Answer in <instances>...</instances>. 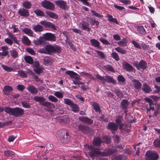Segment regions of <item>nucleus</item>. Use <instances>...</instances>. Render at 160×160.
<instances>
[{
  "instance_id": "f257e3e1",
  "label": "nucleus",
  "mask_w": 160,
  "mask_h": 160,
  "mask_svg": "<svg viewBox=\"0 0 160 160\" xmlns=\"http://www.w3.org/2000/svg\"><path fill=\"white\" fill-rule=\"evenodd\" d=\"M88 149L89 151L88 154L91 158L96 157L98 156H108L117 152L116 149L112 148L108 149L107 152H101L98 148H94L92 145L88 146Z\"/></svg>"
},
{
  "instance_id": "f03ea898",
  "label": "nucleus",
  "mask_w": 160,
  "mask_h": 160,
  "mask_svg": "<svg viewBox=\"0 0 160 160\" xmlns=\"http://www.w3.org/2000/svg\"><path fill=\"white\" fill-rule=\"evenodd\" d=\"M4 111L9 115L15 117L22 116L24 113V109L18 107L12 108L9 107H6L4 108Z\"/></svg>"
},
{
  "instance_id": "7ed1b4c3",
  "label": "nucleus",
  "mask_w": 160,
  "mask_h": 160,
  "mask_svg": "<svg viewBox=\"0 0 160 160\" xmlns=\"http://www.w3.org/2000/svg\"><path fill=\"white\" fill-rule=\"evenodd\" d=\"M61 47L58 45L52 46L51 45H46L45 47V50H40L41 52L48 54H51L57 53H60L61 52Z\"/></svg>"
},
{
  "instance_id": "20e7f679",
  "label": "nucleus",
  "mask_w": 160,
  "mask_h": 160,
  "mask_svg": "<svg viewBox=\"0 0 160 160\" xmlns=\"http://www.w3.org/2000/svg\"><path fill=\"white\" fill-rule=\"evenodd\" d=\"M33 100L36 102H39L43 107H46L48 108H52L55 107L53 103L50 102H45V99L43 97L36 96L34 97Z\"/></svg>"
},
{
  "instance_id": "39448f33",
  "label": "nucleus",
  "mask_w": 160,
  "mask_h": 160,
  "mask_svg": "<svg viewBox=\"0 0 160 160\" xmlns=\"http://www.w3.org/2000/svg\"><path fill=\"white\" fill-rule=\"evenodd\" d=\"M159 158L158 154L155 151H147L145 154L146 160H158Z\"/></svg>"
},
{
  "instance_id": "423d86ee",
  "label": "nucleus",
  "mask_w": 160,
  "mask_h": 160,
  "mask_svg": "<svg viewBox=\"0 0 160 160\" xmlns=\"http://www.w3.org/2000/svg\"><path fill=\"white\" fill-rule=\"evenodd\" d=\"M65 73L69 75L71 78L75 79V80L73 81L72 83L75 84H78V80H81L79 75L72 71L67 70L65 72Z\"/></svg>"
},
{
  "instance_id": "0eeeda50",
  "label": "nucleus",
  "mask_w": 160,
  "mask_h": 160,
  "mask_svg": "<svg viewBox=\"0 0 160 160\" xmlns=\"http://www.w3.org/2000/svg\"><path fill=\"white\" fill-rule=\"evenodd\" d=\"M41 4L42 7L46 9L53 10L55 9L54 4L49 1L45 0L42 1Z\"/></svg>"
},
{
  "instance_id": "6e6552de",
  "label": "nucleus",
  "mask_w": 160,
  "mask_h": 160,
  "mask_svg": "<svg viewBox=\"0 0 160 160\" xmlns=\"http://www.w3.org/2000/svg\"><path fill=\"white\" fill-rule=\"evenodd\" d=\"M55 3L60 8L63 10H67L68 8L67 5V2L64 1L62 0H57L55 1Z\"/></svg>"
},
{
  "instance_id": "1a4fd4ad",
  "label": "nucleus",
  "mask_w": 160,
  "mask_h": 160,
  "mask_svg": "<svg viewBox=\"0 0 160 160\" xmlns=\"http://www.w3.org/2000/svg\"><path fill=\"white\" fill-rule=\"evenodd\" d=\"M129 102L127 100L122 99L120 102V106L121 108L123 110L124 112L127 115L128 112V109L129 104Z\"/></svg>"
},
{
  "instance_id": "9d476101",
  "label": "nucleus",
  "mask_w": 160,
  "mask_h": 160,
  "mask_svg": "<svg viewBox=\"0 0 160 160\" xmlns=\"http://www.w3.org/2000/svg\"><path fill=\"white\" fill-rule=\"evenodd\" d=\"M43 38L46 40L52 42L55 41L56 40V37L54 34L48 32L43 34Z\"/></svg>"
},
{
  "instance_id": "9b49d317",
  "label": "nucleus",
  "mask_w": 160,
  "mask_h": 160,
  "mask_svg": "<svg viewBox=\"0 0 160 160\" xmlns=\"http://www.w3.org/2000/svg\"><path fill=\"white\" fill-rule=\"evenodd\" d=\"M40 23L46 27L51 28L54 30H56V28L55 25L50 22H47L44 20L41 21L40 22Z\"/></svg>"
},
{
  "instance_id": "f8f14e48",
  "label": "nucleus",
  "mask_w": 160,
  "mask_h": 160,
  "mask_svg": "<svg viewBox=\"0 0 160 160\" xmlns=\"http://www.w3.org/2000/svg\"><path fill=\"white\" fill-rule=\"evenodd\" d=\"M134 66L138 70H140V69L144 70L147 68V63L146 61L142 60L138 63L135 64Z\"/></svg>"
},
{
  "instance_id": "ddd939ff",
  "label": "nucleus",
  "mask_w": 160,
  "mask_h": 160,
  "mask_svg": "<svg viewBox=\"0 0 160 160\" xmlns=\"http://www.w3.org/2000/svg\"><path fill=\"white\" fill-rule=\"evenodd\" d=\"M123 68L127 71L129 72L135 71V69L129 63L124 62L122 64Z\"/></svg>"
},
{
  "instance_id": "4468645a",
  "label": "nucleus",
  "mask_w": 160,
  "mask_h": 160,
  "mask_svg": "<svg viewBox=\"0 0 160 160\" xmlns=\"http://www.w3.org/2000/svg\"><path fill=\"white\" fill-rule=\"evenodd\" d=\"M78 119L79 121L84 123L91 124L93 122V120L87 117H79Z\"/></svg>"
},
{
  "instance_id": "2eb2a0df",
  "label": "nucleus",
  "mask_w": 160,
  "mask_h": 160,
  "mask_svg": "<svg viewBox=\"0 0 160 160\" xmlns=\"http://www.w3.org/2000/svg\"><path fill=\"white\" fill-rule=\"evenodd\" d=\"M63 135L62 137H60L61 141L63 143H68L70 139V136L68 132H66L65 133H62Z\"/></svg>"
},
{
  "instance_id": "dca6fc26",
  "label": "nucleus",
  "mask_w": 160,
  "mask_h": 160,
  "mask_svg": "<svg viewBox=\"0 0 160 160\" xmlns=\"http://www.w3.org/2000/svg\"><path fill=\"white\" fill-rule=\"evenodd\" d=\"M18 13L21 16L24 17H27L30 15L28 10L24 8L20 9L18 11Z\"/></svg>"
},
{
  "instance_id": "f3484780",
  "label": "nucleus",
  "mask_w": 160,
  "mask_h": 160,
  "mask_svg": "<svg viewBox=\"0 0 160 160\" xmlns=\"http://www.w3.org/2000/svg\"><path fill=\"white\" fill-rule=\"evenodd\" d=\"M26 89L28 91L32 94H37L38 92V90L34 86L28 84Z\"/></svg>"
},
{
  "instance_id": "a211bd4d",
  "label": "nucleus",
  "mask_w": 160,
  "mask_h": 160,
  "mask_svg": "<svg viewBox=\"0 0 160 160\" xmlns=\"http://www.w3.org/2000/svg\"><path fill=\"white\" fill-rule=\"evenodd\" d=\"M107 126L108 128L111 130L112 133L117 131L118 129V125L114 122H110L109 123Z\"/></svg>"
},
{
  "instance_id": "6ab92c4d",
  "label": "nucleus",
  "mask_w": 160,
  "mask_h": 160,
  "mask_svg": "<svg viewBox=\"0 0 160 160\" xmlns=\"http://www.w3.org/2000/svg\"><path fill=\"white\" fill-rule=\"evenodd\" d=\"M102 141L101 138L98 137H95L92 142V144L94 146L98 147L101 146Z\"/></svg>"
},
{
  "instance_id": "aec40b11",
  "label": "nucleus",
  "mask_w": 160,
  "mask_h": 160,
  "mask_svg": "<svg viewBox=\"0 0 160 160\" xmlns=\"http://www.w3.org/2000/svg\"><path fill=\"white\" fill-rule=\"evenodd\" d=\"M142 89V91L147 93H150L152 91L150 87L146 83H144L143 84Z\"/></svg>"
},
{
  "instance_id": "412c9836",
  "label": "nucleus",
  "mask_w": 160,
  "mask_h": 160,
  "mask_svg": "<svg viewBox=\"0 0 160 160\" xmlns=\"http://www.w3.org/2000/svg\"><path fill=\"white\" fill-rule=\"evenodd\" d=\"M13 90V89L11 86L8 85L5 86L3 89V93L5 95H8Z\"/></svg>"
},
{
  "instance_id": "4be33fe9",
  "label": "nucleus",
  "mask_w": 160,
  "mask_h": 160,
  "mask_svg": "<svg viewBox=\"0 0 160 160\" xmlns=\"http://www.w3.org/2000/svg\"><path fill=\"white\" fill-rule=\"evenodd\" d=\"M1 48L2 50V52H0V55L4 57L8 56L9 57L8 52V48L7 46H2Z\"/></svg>"
},
{
  "instance_id": "5701e85b",
  "label": "nucleus",
  "mask_w": 160,
  "mask_h": 160,
  "mask_svg": "<svg viewBox=\"0 0 160 160\" xmlns=\"http://www.w3.org/2000/svg\"><path fill=\"white\" fill-rule=\"evenodd\" d=\"M80 24L82 26L81 28L83 30H87V31L89 32L91 30L90 28L89 27V24L88 22L85 21H82L80 23Z\"/></svg>"
},
{
  "instance_id": "b1692460",
  "label": "nucleus",
  "mask_w": 160,
  "mask_h": 160,
  "mask_svg": "<svg viewBox=\"0 0 160 160\" xmlns=\"http://www.w3.org/2000/svg\"><path fill=\"white\" fill-rule=\"evenodd\" d=\"M133 85L135 88L137 90H139L141 88L142 84L138 80L134 79L132 81Z\"/></svg>"
},
{
  "instance_id": "393cba45",
  "label": "nucleus",
  "mask_w": 160,
  "mask_h": 160,
  "mask_svg": "<svg viewBox=\"0 0 160 160\" xmlns=\"http://www.w3.org/2000/svg\"><path fill=\"white\" fill-rule=\"evenodd\" d=\"M33 29L36 32H41L44 30L43 27L39 24L34 25L33 27Z\"/></svg>"
},
{
  "instance_id": "a878e982",
  "label": "nucleus",
  "mask_w": 160,
  "mask_h": 160,
  "mask_svg": "<svg viewBox=\"0 0 160 160\" xmlns=\"http://www.w3.org/2000/svg\"><path fill=\"white\" fill-rule=\"evenodd\" d=\"M128 42V40L125 38H122L121 40L117 42V44L120 46L123 47L126 46Z\"/></svg>"
},
{
  "instance_id": "bb28decb",
  "label": "nucleus",
  "mask_w": 160,
  "mask_h": 160,
  "mask_svg": "<svg viewBox=\"0 0 160 160\" xmlns=\"http://www.w3.org/2000/svg\"><path fill=\"white\" fill-rule=\"evenodd\" d=\"M91 45L95 47L100 48V42L97 40L94 39H91L90 40Z\"/></svg>"
},
{
  "instance_id": "cd10ccee",
  "label": "nucleus",
  "mask_w": 160,
  "mask_h": 160,
  "mask_svg": "<svg viewBox=\"0 0 160 160\" xmlns=\"http://www.w3.org/2000/svg\"><path fill=\"white\" fill-rule=\"evenodd\" d=\"M22 42L27 46L30 45L31 44V42L28 38L26 36H24L22 38Z\"/></svg>"
},
{
  "instance_id": "c85d7f7f",
  "label": "nucleus",
  "mask_w": 160,
  "mask_h": 160,
  "mask_svg": "<svg viewBox=\"0 0 160 160\" xmlns=\"http://www.w3.org/2000/svg\"><path fill=\"white\" fill-rule=\"evenodd\" d=\"M136 28L137 30L141 34L145 35L146 33L145 30L142 25L137 26Z\"/></svg>"
},
{
  "instance_id": "c756f323",
  "label": "nucleus",
  "mask_w": 160,
  "mask_h": 160,
  "mask_svg": "<svg viewBox=\"0 0 160 160\" xmlns=\"http://www.w3.org/2000/svg\"><path fill=\"white\" fill-rule=\"evenodd\" d=\"M70 107L71 108V110L74 112H77L79 111V106L76 103H73Z\"/></svg>"
},
{
  "instance_id": "7c9ffc66",
  "label": "nucleus",
  "mask_w": 160,
  "mask_h": 160,
  "mask_svg": "<svg viewBox=\"0 0 160 160\" xmlns=\"http://www.w3.org/2000/svg\"><path fill=\"white\" fill-rule=\"evenodd\" d=\"M22 31L25 34L30 36H32L33 34L32 31L30 29L25 28L22 29Z\"/></svg>"
},
{
  "instance_id": "2f4dec72",
  "label": "nucleus",
  "mask_w": 160,
  "mask_h": 160,
  "mask_svg": "<svg viewBox=\"0 0 160 160\" xmlns=\"http://www.w3.org/2000/svg\"><path fill=\"white\" fill-rule=\"evenodd\" d=\"M106 82L111 83L113 84H116V81L114 80L112 77L109 75L106 76L105 77Z\"/></svg>"
},
{
  "instance_id": "473e14b6",
  "label": "nucleus",
  "mask_w": 160,
  "mask_h": 160,
  "mask_svg": "<svg viewBox=\"0 0 160 160\" xmlns=\"http://www.w3.org/2000/svg\"><path fill=\"white\" fill-rule=\"evenodd\" d=\"M46 13L47 15L51 18L54 19H57L58 18V15L54 12L50 11H46Z\"/></svg>"
},
{
  "instance_id": "72a5a7b5",
  "label": "nucleus",
  "mask_w": 160,
  "mask_h": 160,
  "mask_svg": "<svg viewBox=\"0 0 160 160\" xmlns=\"http://www.w3.org/2000/svg\"><path fill=\"white\" fill-rule=\"evenodd\" d=\"M24 60L27 63L29 64H32L33 63V59L30 56H25L24 57Z\"/></svg>"
},
{
  "instance_id": "f704fd0d",
  "label": "nucleus",
  "mask_w": 160,
  "mask_h": 160,
  "mask_svg": "<svg viewBox=\"0 0 160 160\" xmlns=\"http://www.w3.org/2000/svg\"><path fill=\"white\" fill-rule=\"evenodd\" d=\"M65 38L67 41L66 42L70 47L73 50H75V47L74 45V44L72 43L71 41L69 39L68 37L66 35L65 36Z\"/></svg>"
},
{
  "instance_id": "c9c22d12",
  "label": "nucleus",
  "mask_w": 160,
  "mask_h": 160,
  "mask_svg": "<svg viewBox=\"0 0 160 160\" xmlns=\"http://www.w3.org/2000/svg\"><path fill=\"white\" fill-rule=\"evenodd\" d=\"M22 6L25 8L29 9L31 8L32 4L30 1L26 0L23 2Z\"/></svg>"
},
{
  "instance_id": "e433bc0d",
  "label": "nucleus",
  "mask_w": 160,
  "mask_h": 160,
  "mask_svg": "<svg viewBox=\"0 0 160 160\" xmlns=\"http://www.w3.org/2000/svg\"><path fill=\"white\" fill-rule=\"evenodd\" d=\"M92 105L93 107V109L95 110L96 112H101L100 106L96 102H93Z\"/></svg>"
},
{
  "instance_id": "4c0bfd02",
  "label": "nucleus",
  "mask_w": 160,
  "mask_h": 160,
  "mask_svg": "<svg viewBox=\"0 0 160 160\" xmlns=\"http://www.w3.org/2000/svg\"><path fill=\"white\" fill-rule=\"evenodd\" d=\"M34 12L37 16L43 17L44 16V12L40 9H36Z\"/></svg>"
},
{
  "instance_id": "58836bf2",
  "label": "nucleus",
  "mask_w": 160,
  "mask_h": 160,
  "mask_svg": "<svg viewBox=\"0 0 160 160\" xmlns=\"http://www.w3.org/2000/svg\"><path fill=\"white\" fill-rule=\"evenodd\" d=\"M64 94V93L62 91L61 92L56 91L53 94L55 96L59 98H62L63 97Z\"/></svg>"
},
{
  "instance_id": "ea45409f",
  "label": "nucleus",
  "mask_w": 160,
  "mask_h": 160,
  "mask_svg": "<svg viewBox=\"0 0 160 160\" xmlns=\"http://www.w3.org/2000/svg\"><path fill=\"white\" fill-rule=\"evenodd\" d=\"M113 92L119 98H121L123 97V93L117 89H115L113 90Z\"/></svg>"
},
{
  "instance_id": "a19ab883",
  "label": "nucleus",
  "mask_w": 160,
  "mask_h": 160,
  "mask_svg": "<svg viewBox=\"0 0 160 160\" xmlns=\"http://www.w3.org/2000/svg\"><path fill=\"white\" fill-rule=\"evenodd\" d=\"M115 50L118 52L122 54H126L127 52V51L124 50L120 47H117L115 48Z\"/></svg>"
},
{
  "instance_id": "79ce46f5",
  "label": "nucleus",
  "mask_w": 160,
  "mask_h": 160,
  "mask_svg": "<svg viewBox=\"0 0 160 160\" xmlns=\"http://www.w3.org/2000/svg\"><path fill=\"white\" fill-rule=\"evenodd\" d=\"M102 138L105 143L108 144L111 143V138L110 137L108 136H104Z\"/></svg>"
},
{
  "instance_id": "37998d69",
  "label": "nucleus",
  "mask_w": 160,
  "mask_h": 160,
  "mask_svg": "<svg viewBox=\"0 0 160 160\" xmlns=\"http://www.w3.org/2000/svg\"><path fill=\"white\" fill-rule=\"evenodd\" d=\"M14 152L10 150L5 151L4 152V155L6 157H12L14 156Z\"/></svg>"
},
{
  "instance_id": "c03bdc74",
  "label": "nucleus",
  "mask_w": 160,
  "mask_h": 160,
  "mask_svg": "<svg viewBox=\"0 0 160 160\" xmlns=\"http://www.w3.org/2000/svg\"><path fill=\"white\" fill-rule=\"evenodd\" d=\"M63 101L65 104L69 106L70 107L74 103L71 99L69 98H64Z\"/></svg>"
},
{
  "instance_id": "a18cd8bd",
  "label": "nucleus",
  "mask_w": 160,
  "mask_h": 160,
  "mask_svg": "<svg viewBox=\"0 0 160 160\" xmlns=\"http://www.w3.org/2000/svg\"><path fill=\"white\" fill-rule=\"evenodd\" d=\"M1 67L4 70L8 72H11L13 70V69L12 68L7 66L4 65H2Z\"/></svg>"
},
{
  "instance_id": "49530a36",
  "label": "nucleus",
  "mask_w": 160,
  "mask_h": 160,
  "mask_svg": "<svg viewBox=\"0 0 160 160\" xmlns=\"http://www.w3.org/2000/svg\"><path fill=\"white\" fill-rule=\"evenodd\" d=\"M153 145L155 147L160 148V136L159 139H157L154 141Z\"/></svg>"
},
{
  "instance_id": "de8ad7c7",
  "label": "nucleus",
  "mask_w": 160,
  "mask_h": 160,
  "mask_svg": "<svg viewBox=\"0 0 160 160\" xmlns=\"http://www.w3.org/2000/svg\"><path fill=\"white\" fill-rule=\"evenodd\" d=\"M78 127L79 130L82 132H84L87 130V129L88 128V127L86 126L85 125L82 124L78 125Z\"/></svg>"
},
{
  "instance_id": "09e8293b",
  "label": "nucleus",
  "mask_w": 160,
  "mask_h": 160,
  "mask_svg": "<svg viewBox=\"0 0 160 160\" xmlns=\"http://www.w3.org/2000/svg\"><path fill=\"white\" fill-rule=\"evenodd\" d=\"M112 57L116 61H118L120 60L119 57L116 52H112L111 53Z\"/></svg>"
},
{
  "instance_id": "8fccbe9b",
  "label": "nucleus",
  "mask_w": 160,
  "mask_h": 160,
  "mask_svg": "<svg viewBox=\"0 0 160 160\" xmlns=\"http://www.w3.org/2000/svg\"><path fill=\"white\" fill-rule=\"evenodd\" d=\"M96 77L98 79L102 81L103 83L105 84L106 82V80L102 76L98 74L96 75Z\"/></svg>"
},
{
  "instance_id": "3c124183",
  "label": "nucleus",
  "mask_w": 160,
  "mask_h": 160,
  "mask_svg": "<svg viewBox=\"0 0 160 160\" xmlns=\"http://www.w3.org/2000/svg\"><path fill=\"white\" fill-rule=\"evenodd\" d=\"M48 98L49 101L53 102H56L58 101L57 98L51 95L49 96Z\"/></svg>"
},
{
  "instance_id": "603ef678",
  "label": "nucleus",
  "mask_w": 160,
  "mask_h": 160,
  "mask_svg": "<svg viewBox=\"0 0 160 160\" xmlns=\"http://www.w3.org/2000/svg\"><path fill=\"white\" fill-rule=\"evenodd\" d=\"M18 72L19 76L21 77L24 78L27 77V74L23 71L19 70L18 71Z\"/></svg>"
},
{
  "instance_id": "864d4df0",
  "label": "nucleus",
  "mask_w": 160,
  "mask_h": 160,
  "mask_svg": "<svg viewBox=\"0 0 160 160\" xmlns=\"http://www.w3.org/2000/svg\"><path fill=\"white\" fill-rule=\"evenodd\" d=\"M33 71L36 73L40 74L43 72L42 69L39 67L33 68Z\"/></svg>"
},
{
  "instance_id": "5fc2aeb1",
  "label": "nucleus",
  "mask_w": 160,
  "mask_h": 160,
  "mask_svg": "<svg viewBox=\"0 0 160 160\" xmlns=\"http://www.w3.org/2000/svg\"><path fill=\"white\" fill-rule=\"evenodd\" d=\"M131 43L134 45L135 48L139 49L141 48V46L138 42H136L134 40H132Z\"/></svg>"
},
{
  "instance_id": "6e6d98bb",
  "label": "nucleus",
  "mask_w": 160,
  "mask_h": 160,
  "mask_svg": "<svg viewBox=\"0 0 160 160\" xmlns=\"http://www.w3.org/2000/svg\"><path fill=\"white\" fill-rule=\"evenodd\" d=\"M11 56L14 58H16L18 56V53L16 50H11L10 51Z\"/></svg>"
},
{
  "instance_id": "4d7b16f0",
  "label": "nucleus",
  "mask_w": 160,
  "mask_h": 160,
  "mask_svg": "<svg viewBox=\"0 0 160 160\" xmlns=\"http://www.w3.org/2000/svg\"><path fill=\"white\" fill-rule=\"evenodd\" d=\"M99 40L103 44H105L106 45L110 44V43L108 41V40H106L102 38H99Z\"/></svg>"
},
{
  "instance_id": "13d9d810",
  "label": "nucleus",
  "mask_w": 160,
  "mask_h": 160,
  "mask_svg": "<svg viewBox=\"0 0 160 160\" xmlns=\"http://www.w3.org/2000/svg\"><path fill=\"white\" fill-rule=\"evenodd\" d=\"M117 80L118 81L122 82H124L125 81V79L124 77L121 75H119L118 76Z\"/></svg>"
},
{
  "instance_id": "bf43d9fd",
  "label": "nucleus",
  "mask_w": 160,
  "mask_h": 160,
  "mask_svg": "<svg viewBox=\"0 0 160 160\" xmlns=\"http://www.w3.org/2000/svg\"><path fill=\"white\" fill-rule=\"evenodd\" d=\"M43 41L40 39H39L34 40L33 43L36 45H41L43 42Z\"/></svg>"
},
{
  "instance_id": "052dcab7",
  "label": "nucleus",
  "mask_w": 160,
  "mask_h": 160,
  "mask_svg": "<svg viewBox=\"0 0 160 160\" xmlns=\"http://www.w3.org/2000/svg\"><path fill=\"white\" fill-rule=\"evenodd\" d=\"M95 52L98 54V55L102 58H105L104 53L102 51H100L95 50Z\"/></svg>"
},
{
  "instance_id": "680f3d73",
  "label": "nucleus",
  "mask_w": 160,
  "mask_h": 160,
  "mask_svg": "<svg viewBox=\"0 0 160 160\" xmlns=\"http://www.w3.org/2000/svg\"><path fill=\"white\" fill-rule=\"evenodd\" d=\"M21 104L22 106L25 108H29L30 107L29 103L27 102L22 101L21 102Z\"/></svg>"
},
{
  "instance_id": "e2e57ef3",
  "label": "nucleus",
  "mask_w": 160,
  "mask_h": 160,
  "mask_svg": "<svg viewBox=\"0 0 160 160\" xmlns=\"http://www.w3.org/2000/svg\"><path fill=\"white\" fill-rule=\"evenodd\" d=\"M91 12L93 13V15H94L95 17L99 18H101L103 17L102 15H100L99 14L97 13L95 11L91 10Z\"/></svg>"
},
{
  "instance_id": "0e129e2a",
  "label": "nucleus",
  "mask_w": 160,
  "mask_h": 160,
  "mask_svg": "<svg viewBox=\"0 0 160 160\" xmlns=\"http://www.w3.org/2000/svg\"><path fill=\"white\" fill-rule=\"evenodd\" d=\"M26 50L28 52L32 55H34L35 54V51L31 48H28L26 49Z\"/></svg>"
},
{
  "instance_id": "69168bd1",
  "label": "nucleus",
  "mask_w": 160,
  "mask_h": 160,
  "mask_svg": "<svg viewBox=\"0 0 160 160\" xmlns=\"http://www.w3.org/2000/svg\"><path fill=\"white\" fill-rule=\"evenodd\" d=\"M4 42L7 44L12 45L13 43V41L10 38H6L4 39Z\"/></svg>"
},
{
  "instance_id": "338daca9",
  "label": "nucleus",
  "mask_w": 160,
  "mask_h": 160,
  "mask_svg": "<svg viewBox=\"0 0 160 160\" xmlns=\"http://www.w3.org/2000/svg\"><path fill=\"white\" fill-rule=\"evenodd\" d=\"M25 88V86L22 84H18L17 86V89L20 91H23Z\"/></svg>"
},
{
  "instance_id": "774afa93",
  "label": "nucleus",
  "mask_w": 160,
  "mask_h": 160,
  "mask_svg": "<svg viewBox=\"0 0 160 160\" xmlns=\"http://www.w3.org/2000/svg\"><path fill=\"white\" fill-rule=\"evenodd\" d=\"M144 100L146 101L147 102L149 103V106L152 105L153 104V101L150 98L148 97H146L144 98Z\"/></svg>"
}]
</instances>
